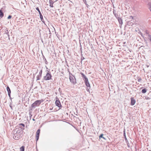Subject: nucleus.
<instances>
[{"mask_svg": "<svg viewBox=\"0 0 151 151\" xmlns=\"http://www.w3.org/2000/svg\"><path fill=\"white\" fill-rule=\"evenodd\" d=\"M4 16V14L1 10H0V17H2Z\"/></svg>", "mask_w": 151, "mask_h": 151, "instance_id": "f8f14e48", "label": "nucleus"}, {"mask_svg": "<svg viewBox=\"0 0 151 151\" xmlns=\"http://www.w3.org/2000/svg\"><path fill=\"white\" fill-rule=\"evenodd\" d=\"M131 105H134L136 102L135 100L133 97L131 98Z\"/></svg>", "mask_w": 151, "mask_h": 151, "instance_id": "0eeeda50", "label": "nucleus"}, {"mask_svg": "<svg viewBox=\"0 0 151 151\" xmlns=\"http://www.w3.org/2000/svg\"><path fill=\"white\" fill-rule=\"evenodd\" d=\"M24 147L23 146H22L20 148V150L21 151H24Z\"/></svg>", "mask_w": 151, "mask_h": 151, "instance_id": "ddd939ff", "label": "nucleus"}, {"mask_svg": "<svg viewBox=\"0 0 151 151\" xmlns=\"http://www.w3.org/2000/svg\"><path fill=\"white\" fill-rule=\"evenodd\" d=\"M40 79V78L39 77H38L37 78V80H39Z\"/></svg>", "mask_w": 151, "mask_h": 151, "instance_id": "5701e85b", "label": "nucleus"}, {"mask_svg": "<svg viewBox=\"0 0 151 151\" xmlns=\"http://www.w3.org/2000/svg\"><path fill=\"white\" fill-rule=\"evenodd\" d=\"M6 89L8 92V95L9 96H10L11 91L10 89L8 86H7Z\"/></svg>", "mask_w": 151, "mask_h": 151, "instance_id": "1a4fd4ad", "label": "nucleus"}, {"mask_svg": "<svg viewBox=\"0 0 151 151\" xmlns=\"http://www.w3.org/2000/svg\"><path fill=\"white\" fill-rule=\"evenodd\" d=\"M148 38L150 40L151 42V35H148Z\"/></svg>", "mask_w": 151, "mask_h": 151, "instance_id": "f3484780", "label": "nucleus"}, {"mask_svg": "<svg viewBox=\"0 0 151 151\" xmlns=\"http://www.w3.org/2000/svg\"><path fill=\"white\" fill-rule=\"evenodd\" d=\"M15 139H17L16 138V136H15Z\"/></svg>", "mask_w": 151, "mask_h": 151, "instance_id": "b1692460", "label": "nucleus"}, {"mask_svg": "<svg viewBox=\"0 0 151 151\" xmlns=\"http://www.w3.org/2000/svg\"><path fill=\"white\" fill-rule=\"evenodd\" d=\"M36 9L38 11V12L39 13V14H40V17H41V16H42H42L41 13V12L39 9L38 8V7H37L36 8Z\"/></svg>", "mask_w": 151, "mask_h": 151, "instance_id": "9d476101", "label": "nucleus"}, {"mask_svg": "<svg viewBox=\"0 0 151 151\" xmlns=\"http://www.w3.org/2000/svg\"><path fill=\"white\" fill-rule=\"evenodd\" d=\"M52 77V76L51 74L48 73L46 74V75L44 77V79L46 81L48 80L51 79Z\"/></svg>", "mask_w": 151, "mask_h": 151, "instance_id": "f03ea898", "label": "nucleus"}, {"mask_svg": "<svg viewBox=\"0 0 151 151\" xmlns=\"http://www.w3.org/2000/svg\"><path fill=\"white\" fill-rule=\"evenodd\" d=\"M43 101V100L42 99L37 100L32 105L31 107L32 108H35L36 106H38Z\"/></svg>", "mask_w": 151, "mask_h": 151, "instance_id": "f257e3e1", "label": "nucleus"}, {"mask_svg": "<svg viewBox=\"0 0 151 151\" xmlns=\"http://www.w3.org/2000/svg\"><path fill=\"white\" fill-rule=\"evenodd\" d=\"M128 147H130L129 144V143H127Z\"/></svg>", "mask_w": 151, "mask_h": 151, "instance_id": "412c9836", "label": "nucleus"}, {"mask_svg": "<svg viewBox=\"0 0 151 151\" xmlns=\"http://www.w3.org/2000/svg\"><path fill=\"white\" fill-rule=\"evenodd\" d=\"M40 18L41 19V18H42V16H41V17H40Z\"/></svg>", "mask_w": 151, "mask_h": 151, "instance_id": "bb28decb", "label": "nucleus"}, {"mask_svg": "<svg viewBox=\"0 0 151 151\" xmlns=\"http://www.w3.org/2000/svg\"><path fill=\"white\" fill-rule=\"evenodd\" d=\"M87 91H89V89H88V90H87Z\"/></svg>", "mask_w": 151, "mask_h": 151, "instance_id": "a878e982", "label": "nucleus"}, {"mask_svg": "<svg viewBox=\"0 0 151 151\" xmlns=\"http://www.w3.org/2000/svg\"><path fill=\"white\" fill-rule=\"evenodd\" d=\"M103 134H101L99 136V139H100L101 138H103Z\"/></svg>", "mask_w": 151, "mask_h": 151, "instance_id": "a211bd4d", "label": "nucleus"}, {"mask_svg": "<svg viewBox=\"0 0 151 151\" xmlns=\"http://www.w3.org/2000/svg\"><path fill=\"white\" fill-rule=\"evenodd\" d=\"M141 78H139V79H138V81H141Z\"/></svg>", "mask_w": 151, "mask_h": 151, "instance_id": "4be33fe9", "label": "nucleus"}, {"mask_svg": "<svg viewBox=\"0 0 151 151\" xmlns=\"http://www.w3.org/2000/svg\"><path fill=\"white\" fill-rule=\"evenodd\" d=\"M86 86L88 87V89H89L90 88V85L88 82L87 78H86L84 80Z\"/></svg>", "mask_w": 151, "mask_h": 151, "instance_id": "39448f33", "label": "nucleus"}, {"mask_svg": "<svg viewBox=\"0 0 151 151\" xmlns=\"http://www.w3.org/2000/svg\"><path fill=\"white\" fill-rule=\"evenodd\" d=\"M130 18H132V19H133V17L132 16H130Z\"/></svg>", "mask_w": 151, "mask_h": 151, "instance_id": "393cba45", "label": "nucleus"}, {"mask_svg": "<svg viewBox=\"0 0 151 151\" xmlns=\"http://www.w3.org/2000/svg\"><path fill=\"white\" fill-rule=\"evenodd\" d=\"M40 132V129L37 130L36 132V138L37 141L39 139Z\"/></svg>", "mask_w": 151, "mask_h": 151, "instance_id": "423d86ee", "label": "nucleus"}, {"mask_svg": "<svg viewBox=\"0 0 151 151\" xmlns=\"http://www.w3.org/2000/svg\"><path fill=\"white\" fill-rule=\"evenodd\" d=\"M147 91V89L146 88H144L142 90V93H144L146 92Z\"/></svg>", "mask_w": 151, "mask_h": 151, "instance_id": "9b49d317", "label": "nucleus"}, {"mask_svg": "<svg viewBox=\"0 0 151 151\" xmlns=\"http://www.w3.org/2000/svg\"><path fill=\"white\" fill-rule=\"evenodd\" d=\"M117 19L118 21L119 24H121V25H122L123 23L122 19L119 17H118L117 18Z\"/></svg>", "mask_w": 151, "mask_h": 151, "instance_id": "6e6552de", "label": "nucleus"}, {"mask_svg": "<svg viewBox=\"0 0 151 151\" xmlns=\"http://www.w3.org/2000/svg\"><path fill=\"white\" fill-rule=\"evenodd\" d=\"M20 125H21L23 126L24 127L25 125L24 124L22 123V124H20Z\"/></svg>", "mask_w": 151, "mask_h": 151, "instance_id": "aec40b11", "label": "nucleus"}, {"mask_svg": "<svg viewBox=\"0 0 151 151\" xmlns=\"http://www.w3.org/2000/svg\"><path fill=\"white\" fill-rule=\"evenodd\" d=\"M148 5L149 6V9L151 12V3L149 2L148 3Z\"/></svg>", "mask_w": 151, "mask_h": 151, "instance_id": "4468645a", "label": "nucleus"}, {"mask_svg": "<svg viewBox=\"0 0 151 151\" xmlns=\"http://www.w3.org/2000/svg\"><path fill=\"white\" fill-rule=\"evenodd\" d=\"M81 75H82V77L85 78V79L86 78H87L86 77V76H85L82 73H81Z\"/></svg>", "mask_w": 151, "mask_h": 151, "instance_id": "2eb2a0df", "label": "nucleus"}, {"mask_svg": "<svg viewBox=\"0 0 151 151\" xmlns=\"http://www.w3.org/2000/svg\"><path fill=\"white\" fill-rule=\"evenodd\" d=\"M12 17V16H11V15H9L8 17V19H10V18H11Z\"/></svg>", "mask_w": 151, "mask_h": 151, "instance_id": "6ab92c4d", "label": "nucleus"}, {"mask_svg": "<svg viewBox=\"0 0 151 151\" xmlns=\"http://www.w3.org/2000/svg\"><path fill=\"white\" fill-rule=\"evenodd\" d=\"M55 104L59 108V109L61 108V104L60 101L58 100V99H56L55 101Z\"/></svg>", "mask_w": 151, "mask_h": 151, "instance_id": "7ed1b4c3", "label": "nucleus"}, {"mask_svg": "<svg viewBox=\"0 0 151 151\" xmlns=\"http://www.w3.org/2000/svg\"><path fill=\"white\" fill-rule=\"evenodd\" d=\"M69 79L70 81L74 84L76 83V79L74 76H70Z\"/></svg>", "mask_w": 151, "mask_h": 151, "instance_id": "20e7f679", "label": "nucleus"}, {"mask_svg": "<svg viewBox=\"0 0 151 151\" xmlns=\"http://www.w3.org/2000/svg\"><path fill=\"white\" fill-rule=\"evenodd\" d=\"M50 6L51 7H53V3L50 2Z\"/></svg>", "mask_w": 151, "mask_h": 151, "instance_id": "dca6fc26", "label": "nucleus"}, {"mask_svg": "<svg viewBox=\"0 0 151 151\" xmlns=\"http://www.w3.org/2000/svg\"><path fill=\"white\" fill-rule=\"evenodd\" d=\"M147 67H149V66H147Z\"/></svg>", "mask_w": 151, "mask_h": 151, "instance_id": "cd10ccee", "label": "nucleus"}]
</instances>
